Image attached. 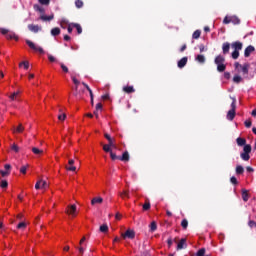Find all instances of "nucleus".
Wrapping results in <instances>:
<instances>
[{"label":"nucleus","mask_w":256,"mask_h":256,"mask_svg":"<svg viewBox=\"0 0 256 256\" xmlns=\"http://www.w3.org/2000/svg\"><path fill=\"white\" fill-rule=\"evenodd\" d=\"M232 103H231V109L227 113V119L228 121H233L235 119L236 110H237V99L235 97H231Z\"/></svg>","instance_id":"nucleus-1"},{"label":"nucleus","mask_w":256,"mask_h":256,"mask_svg":"<svg viewBox=\"0 0 256 256\" xmlns=\"http://www.w3.org/2000/svg\"><path fill=\"white\" fill-rule=\"evenodd\" d=\"M243 151L241 154H240V157L243 161H249L251 159V156L249 155V153H251V145L248 144V145H245L244 148H243Z\"/></svg>","instance_id":"nucleus-2"},{"label":"nucleus","mask_w":256,"mask_h":256,"mask_svg":"<svg viewBox=\"0 0 256 256\" xmlns=\"http://www.w3.org/2000/svg\"><path fill=\"white\" fill-rule=\"evenodd\" d=\"M26 44L28 45V47H30V49H32L33 51H37V52L40 53L41 55H43V53H45V50H43L42 47H38V46L35 45V43H33V41H31V40H26Z\"/></svg>","instance_id":"nucleus-3"},{"label":"nucleus","mask_w":256,"mask_h":256,"mask_svg":"<svg viewBox=\"0 0 256 256\" xmlns=\"http://www.w3.org/2000/svg\"><path fill=\"white\" fill-rule=\"evenodd\" d=\"M65 213H67V215H71V217H77V205H68Z\"/></svg>","instance_id":"nucleus-4"},{"label":"nucleus","mask_w":256,"mask_h":256,"mask_svg":"<svg viewBox=\"0 0 256 256\" xmlns=\"http://www.w3.org/2000/svg\"><path fill=\"white\" fill-rule=\"evenodd\" d=\"M104 137L105 139H107L108 145H110L112 149H117V143L115 141V138H112L111 135H109L108 133H105Z\"/></svg>","instance_id":"nucleus-5"},{"label":"nucleus","mask_w":256,"mask_h":256,"mask_svg":"<svg viewBox=\"0 0 256 256\" xmlns=\"http://www.w3.org/2000/svg\"><path fill=\"white\" fill-rule=\"evenodd\" d=\"M123 239H133L135 237V231L128 229L122 234Z\"/></svg>","instance_id":"nucleus-6"},{"label":"nucleus","mask_w":256,"mask_h":256,"mask_svg":"<svg viewBox=\"0 0 256 256\" xmlns=\"http://www.w3.org/2000/svg\"><path fill=\"white\" fill-rule=\"evenodd\" d=\"M255 52V46L249 45L244 50V57H251V53Z\"/></svg>","instance_id":"nucleus-7"},{"label":"nucleus","mask_w":256,"mask_h":256,"mask_svg":"<svg viewBox=\"0 0 256 256\" xmlns=\"http://www.w3.org/2000/svg\"><path fill=\"white\" fill-rule=\"evenodd\" d=\"M187 248V239L182 238L179 243L177 244V251H181V249H186Z\"/></svg>","instance_id":"nucleus-8"},{"label":"nucleus","mask_w":256,"mask_h":256,"mask_svg":"<svg viewBox=\"0 0 256 256\" xmlns=\"http://www.w3.org/2000/svg\"><path fill=\"white\" fill-rule=\"evenodd\" d=\"M230 49H231V44L229 42H224L222 44V53H223V55L229 54Z\"/></svg>","instance_id":"nucleus-9"},{"label":"nucleus","mask_w":256,"mask_h":256,"mask_svg":"<svg viewBox=\"0 0 256 256\" xmlns=\"http://www.w3.org/2000/svg\"><path fill=\"white\" fill-rule=\"evenodd\" d=\"M231 47L234 49V51H241V49H243V43L236 41L231 44Z\"/></svg>","instance_id":"nucleus-10"},{"label":"nucleus","mask_w":256,"mask_h":256,"mask_svg":"<svg viewBox=\"0 0 256 256\" xmlns=\"http://www.w3.org/2000/svg\"><path fill=\"white\" fill-rule=\"evenodd\" d=\"M28 29L32 33H39V31H41V27L39 25H34V24H29Z\"/></svg>","instance_id":"nucleus-11"},{"label":"nucleus","mask_w":256,"mask_h":256,"mask_svg":"<svg viewBox=\"0 0 256 256\" xmlns=\"http://www.w3.org/2000/svg\"><path fill=\"white\" fill-rule=\"evenodd\" d=\"M214 63L215 65H222L223 63H225V58L223 57V55H218L215 57Z\"/></svg>","instance_id":"nucleus-12"},{"label":"nucleus","mask_w":256,"mask_h":256,"mask_svg":"<svg viewBox=\"0 0 256 256\" xmlns=\"http://www.w3.org/2000/svg\"><path fill=\"white\" fill-rule=\"evenodd\" d=\"M68 165H70V167H66L67 171H77V167L73 166L75 165V160L70 159Z\"/></svg>","instance_id":"nucleus-13"},{"label":"nucleus","mask_w":256,"mask_h":256,"mask_svg":"<svg viewBox=\"0 0 256 256\" xmlns=\"http://www.w3.org/2000/svg\"><path fill=\"white\" fill-rule=\"evenodd\" d=\"M187 61H188V58L185 56L183 57L182 59H180L178 61V67L179 69H183V67H185V65H187Z\"/></svg>","instance_id":"nucleus-14"},{"label":"nucleus","mask_w":256,"mask_h":256,"mask_svg":"<svg viewBox=\"0 0 256 256\" xmlns=\"http://www.w3.org/2000/svg\"><path fill=\"white\" fill-rule=\"evenodd\" d=\"M122 91H124V93H127L129 95L131 93H135V88L133 86H124L122 88Z\"/></svg>","instance_id":"nucleus-15"},{"label":"nucleus","mask_w":256,"mask_h":256,"mask_svg":"<svg viewBox=\"0 0 256 256\" xmlns=\"http://www.w3.org/2000/svg\"><path fill=\"white\" fill-rule=\"evenodd\" d=\"M33 9H34V11H38V13H41L42 15H45V8H43L39 4H34Z\"/></svg>","instance_id":"nucleus-16"},{"label":"nucleus","mask_w":256,"mask_h":256,"mask_svg":"<svg viewBox=\"0 0 256 256\" xmlns=\"http://www.w3.org/2000/svg\"><path fill=\"white\" fill-rule=\"evenodd\" d=\"M236 142L239 147H245V145H247V140L245 138L238 137Z\"/></svg>","instance_id":"nucleus-17"},{"label":"nucleus","mask_w":256,"mask_h":256,"mask_svg":"<svg viewBox=\"0 0 256 256\" xmlns=\"http://www.w3.org/2000/svg\"><path fill=\"white\" fill-rule=\"evenodd\" d=\"M242 199L245 203L249 201V191L247 189H242Z\"/></svg>","instance_id":"nucleus-18"},{"label":"nucleus","mask_w":256,"mask_h":256,"mask_svg":"<svg viewBox=\"0 0 256 256\" xmlns=\"http://www.w3.org/2000/svg\"><path fill=\"white\" fill-rule=\"evenodd\" d=\"M72 27L77 30L78 35H81L83 33V28L81 27V24L78 23H71Z\"/></svg>","instance_id":"nucleus-19"},{"label":"nucleus","mask_w":256,"mask_h":256,"mask_svg":"<svg viewBox=\"0 0 256 256\" xmlns=\"http://www.w3.org/2000/svg\"><path fill=\"white\" fill-rule=\"evenodd\" d=\"M51 35L52 37H57L58 35H61V29L59 27L52 28Z\"/></svg>","instance_id":"nucleus-20"},{"label":"nucleus","mask_w":256,"mask_h":256,"mask_svg":"<svg viewBox=\"0 0 256 256\" xmlns=\"http://www.w3.org/2000/svg\"><path fill=\"white\" fill-rule=\"evenodd\" d=\"M129 152L125 151L122 156H120V161H124V163H127L129 161Z\"/></svg>","instance_id":"nucleus-21"},{"label":"nucleus","mask_w":256,"mask_h":256,"mask_svg":"<svg viewBox=\"0 0 256 256\" xmlns=\"http://www.w3.org/2000/svg\"><path fill=\"white\" fill-rule=\"evenodd\" d=\"M6 39H15V41H18L19 37L17 36V34H15V32L9 31L6 35Z\"/></svg>","instance_id":"nucleus-22"},{"label":"nucleus","mask_w":256,"mask_h":256,"mask_svg":"<svg viewBox=\"0 0 256 256\" xmlns=\"http://www.w3.org/2000/svg\"><path fill=\"white\" fill-rule=\"evenodd\" d=\"M240 69L243 73V75H249V64H244L242 66H240Z\"/></svg>","instance_id":"nucleus-23"},{"label":"nucleus","mask_w":256,"mask_h":256,"mask_svg":"<svg viewBox=\"0 0 256 256\" xmlns=\"http://www.w3.org/2000/svg\"><path fill=\"white\" fill-rule=\"evenodd\" d=\"M103 203V199L101 197H96L91 200V205H101Z\"/></svg>","instance_id":"nucleus-24"},{"label":"nucleus","mask_w":256,"mask_h":256,"mask_svg":"<svg viewBox=\"0 0 256 256\" xmlns=\"http://www.w3.org/2000/svg\"><path fill=\"white\" fill-rule=\"evenodd\" d=\"M41 21H53V19H55V15H50V16H45V15H41L40 16Z\"/></svg>","instance_id":"nucleus-25"},{"label":"nucleus","mask_w":256,"mask_h":256,"mask_svg":"<svg viewBox=\"0 0 256 256\" xmlns=\"http://www.w3.org/2000/svg\"><path fill=\"white\" fill-rule=\"evenodd\" d=\"M195 61L203 65V63H205V56L203 54H198L195 58Z\"/></svg>","instance_id":"nucleus-26"},{"label":"nucleus","mask_w":256,"mask_h":256,"mask_svg":"<svg viewBox=\"0 0 256 256\" xmlns=\"http://www.w3.org/2000/svg\"><path fill=\"white\" fill-rule=\"evenodd\" d=\"M245 173V168L241 165L236 166V175H243Z\"/></svg>","instance_id":"nucleus-27"},{"label":"nucleus","mask_w":256,"mask_h":256,"mask_svg":"<svg viewBox=\"0 0 256 256\" xmlns=\"http://www.w3.org/2000/svg\"><path fill=\"white\" fill-rule=\"evenodd\" d=\"M149 227H150V233H155V231H157V222L152 221Z\"/></svg>","instance_id":"nucleus-28"},{"label":"nucleus","mask_w":256,"mask_h":256,"mask_svg":"<svg viewBox=\"0 0 256 256\" xmlns=\"http://www.w3.org/2000/svg\"><path fill=\"white\" fill-rule=\"evenodd\" d=\"M25 131V127H23V124H19L16 129H14L13 133H23Z\"/></svg>","instance_id":"nucleus-29"},{"label":"nucleus","mask_w":256,"mask_h":256,"mask_svg":"<svg viewBox=\"0 0 256 256\" xmlns=\"http://www.w3.org/2000/svg\"><path fill=\"white\" fill-rule=\"evenodd\" d=\"M225 69H227V65H225V63L217 65V71L219 73H223L225 71Z\"/></svg>","instance_id":"nucleus-30"},{"label":"nucleus","mask_w":256,"mask_h":256,"mask_svg":"<svg viewBox=\"0 0 256 256\" xmlns=\"http://www.w3.org/2000/svg\"><path fill=\"white\" fill-rule=\"evenodd\" d=\"M113 146H110L109 144H104L103 145V151H105V153H111L113 150Z\"/></svg>","instance_id":"nucleus-31"},{"label":"nucleus","mask_w":256,"mask_h":256,"mask_svg":"<svg viewBox=\"0 0 256 256\" xmlns=\"http://www.w3.org/2000/svg\"><path fill=\"white\" fill-rule=\"evenodd\" d=\"M149 209H151V202H149V199H147L143 204V211H149Z\"/></svg>","instance_id":"nucleus-32"},{"label":"nucleus","mask_w":256,"mask_h":256,"mask_svg":"<svg viewBox=\"0 0 256 256\" xmlns=\"http://www.w3.org/2000/svg\"><path fill=\"white\" fill-rule=\"evenodd\" d=\"M120 197L124 199L126 197L127 199H130L131 196H129V190H124L123 192L119 193Z\"/></svg>","instance_id":"nucleus-33"},{"label":"nucleus","mask_w":256,"mask_h":256,"mask_svg":"<svg viewBox=\"0 0 256 256\" xmlns=\"http://www.w3.org/2000/svg\"><path fill=\"white\" fill-rule=\"evenodd\" d=\"M67 25H69V20L62 19L61 22H60V26L62 27V29H66Z\"/></svg>","instance_id":"nucleus-34"},{"label":"nucleus","mask_w":256,"mask_h":256,"mask_svg":"<svg viewBox=\"0 0 256 256\" xmlns=\"http://www.w3.org/2000/svg\"><path fill=\"white\" fill-rule=\"evenodd\" d=\"M32 153H34V155H41L43 153V150H41L37 147H33L32 148Z\"/></svg>","instance_id":"nucleus-35"},{"label":"nucleus","mask_w":256,"mask_h":256,"mask_svg":"<svg viewBox=\"0 0 256 256\" xmlns=\"http://www.w3.org/2000/svg\"><path fill=\"white\" fill-rule=\"evenodd\" d=\"M100 231H101V233H107V231H109V226H107V224L101 225Z\"/></svg>","instance_id":"nucleus-36"},{"label":"nucleus","mask_w":256,"mask_h":256,"mask_svg":"<svg viewBox=\"0 0 256 256\" xmlns=\"http://www.w3.org/2000/svg\"><path fill=\"white\" fill-rule=\"evenodd\" d=\"M110 157H111L112 161H117V159L120 161V159H121V156H117V154L113 153V151L110 152Z\"/></svg>","instance_id":"nucleus-37"},{"label":"nucleus","mask_w":256,"mask_h":256,"mask_svg":"<svg viewBox=\"0 0 256 256\" xmlns=\"http://www.w3.org/2000/svg\"><path fill=\"white\" fill-rule=\"evenodd\" d=\"M199 37H201L200 30L194 31V33L192 34V39H199Z\"/></svg>","instance_id":"nucleus-38"},{"label":"nucleus","mask_w":256,"mask_h":256,"mask_svg":"<svg viewBox=\"0 0 256 256\" xmlns=\"http://www.w3.org/2000/svg\"><path fill=\"white\" fill-rule=\"evenodd\" d=\"M233 81H234V83H241L242 81H243V78L241 77V76H239V75H235L234 77H233Z\"/></svg>","instance_id":"nucleus-39"},{"label":"nucleus","mask_w":256,"mask_h":256,"mask_svg":"<svg viewBox=\"0 0 256 256\" xmlns=\"http://www.w3.org/2000/svg\"><path fill=\"white\" fill-rule=\"evenodd\" d=\"M181 227L183 229H187V227H189V221L187 219H183L181 222Z\"/></svg>","instance_id":"nucleus-40"},{"label":"nucleus","mask_w":256,"mask_h":256,"mask_svg":"<svg viewBox=\"0 0 256 256\" xmlns=\"http://www.w3.org/2000/svg\"><path fill=\"white\" fill-rule=\"evenodd\" d=\"M0 187L2 189H7V187H9V182H7V180H2L1 184H0Z\"/></svg>","instance_id":"nucleus-41"},{"label":"nucleus","mask_w":256,"mask_h":256,"mask_svg":"<svg viewBox=\"0 0 256 256\" xmlns=\"http://www.w3.org/2000/svg\"><path fill=\"white\" fill-rule=\"evenodd\" d=\"M83 5H84V3L82 2V0L75 1V6L77 7V9L83 8Z\"/></svg>","instance_id":"nucleus-42"},{"label":"nucleus","mask_w":256,"mask_h":256,"mask_svg":"<svg viewBox=\"0 0 256 256\" xmlns=\"http://www.w3.org/2000/svg\"><path fill=\"white\" fill-rule=\"evenodd\" d=\"M231 23H233L234 25H239V23H241V20L237 17H231Z\"/></svg>","instance_id":"nucleus-43"},{"label":"nucleus","mask_w":256,"mask_h":256,"mask_svg":"<svg viewBox=\"0 0 256 256\" xmlns=\"http://www.w3.org/2000/svg\"><path fill=\"white\" fill-rule=\"evenodd\" d=\"M0 174L2 177H9V175H11V171L0 170Z\"/></svg>","instance_id":"nucleus-44"},{"label":"nucleus","mask_w":256,"mask_h":256,"mask_svg":"<svg viewBox=\"0 0 256 256\" xmlns=\"http://www.w3.org/2000/svg\"><path fill=\"white\" fill-rule=\"evenodd\" d=\"M232 59H239V50H234L231 54Z\"/></svg>","instance_id":"nucleus-45"},{"label":"nucleus","mask_w":256,"mask_h":256,"mask_svg":"<svg viewBox=\"0 0 256 256\" xmlns=\"http://www.w3.org/2000/svg\"><path fill=\"white\" fill-rule=\"evenodd\" d=\"M24 66V69H29V62L27 61H23L19 64V67H23Z\"/></svg>","instance_id":"nucleus-46"},{"label":"nucleus","mask_w":256,"mask_h":256,"mask_svg":"<svg viewBox=\"0 0 256 256\" xmlns=\"http://www.w3.org/2000/svg\"><path fill=\"white\" fill-rule=\"evenodd\" d=\"M60 67L62 71H64L65 73H69V68L65 64L60 63Z\"/></svg>","instance_id":"nucleus-47"},{"label":"nucleus","mask_w":256,"mask_h":256,"mask_svg":"<svg viewBox=\"0 0 256 256\" xmlns=\"http://www.w3.org/2000/svg\"><path fill=\"white\" fill-rule=\"evenodd\" d=\"M248 227H250V229H253V227H256V222L254 220H249Z\"/></svg>","instance_id":"nucleus-48"},{"label":"nucleus","mask_w":256,"mask_h":256,"mask_svg":"<svg viewBox=\"0 0 256 256\" xmlns=\"http://www.w3.org/2000/svg\"><path fill=\"white\" fill-rule=\"evenodd\" d=\"M11 150L15 153H19V146H17V144H12Z\"/></svg>","instance_id":"nucleus-49"},{"label":"nucleus","mask_w":256,"mask_h":256,"mask_svg":"<svg viewBox=\"0 0 256 256\" xmlns=\"http://www.w3.org/2000/svg\"><path fill=\"white\" fill-rule=\"evenodd\" d=\"M230 183H232V185H237L239 182L237 181V178L235 176H232L230 178Z\"/></svg>","instance_id":"nucleus-50"},{"label":"nucleus","mask_w":256,"mask_h":256,"mask_svg":"<svg viewBox=\"0 0 256 256\" xmlns=\"http://www.w3.org/2000/svg\"><path fill=\"white\" fill-rule=\"evenodd\" d=\"M25 227H27V224L25 222H20L17 225V229H25Z\"/></svg>","instance_id":"nucleus-51"},{"label":"nucleus","mask_w":256,"mask_h":256,"mask_svg":"<svg viewBox=\"0 0 256 256\" xmlns=\"http://www.w3.org/2000/svg\"><path fill=\"white\" fill-rule=\"evenodd\" d=\"M233 20L231 19V18H229V17H225L224 18V20H223V23H224V25H229V23H231Z\"/></svg>","instance_id":"nucleus-52"},{"label":"nucleus","mask_w":256,"mask_h":256,"mask_svg":"<svg viewBox=\"0 0 256 256\" xmlns=\"http://www.w3.org/2000/svg\"><path fill=\"white\" fill-rule=\"evenodd\" d=\"M38 2L40 3V5H49V3H51V0H38Z\"/></svg>","instance_id":"nucleus-53"},{"label":"nucleus","mask_w":256,"mask_h":256,"mask_svg":"<svg viewBox=\"0 0 256 256\" xmlns=\"http://www.w3.org/2000/svg\"><path fill=\"white\" fill-rule=\"evenodd\" d=\"M18 96H19V92H14V93L10 96L11 101H15V99H17Z\"/></svg>","instance_id":"nucleus-54"},{"label":"nucleus","mask_w":256,"mask_h":256,"mask_svg":"<svg viewBox=\"0 0 256 256\" xmlns=\"http://www.w3.org/2000/svg\"><path fill=\"white\" fill-rule=\"evenodd\" d=\"M27 167H29V165H27V166H22V167L20 168V173H22L23 175H25V174L27 173Z\"/></svg>","instance_id":"nucleus-55"},{"label":"nucleus","mask_w":256,"mask_h":256,"mask_svg":"<svg viewBox=\"0 0 256 256\" xmlns=\"http://www.w3.org/2000/svg\"><path fill=\"white\" fill-rule=\"evenodd\" d=\"M58 119H59V121H65V119H67V115H65V113L60 114V115H58Z\"/></svg>","instance_id":"nucleus-56"},{"label":"nucleus","mask_w":256,"mask_h":256,"mask_svg":"<svg viewBox=\"0 0 256 256\" xmlns=\"http://www.w3.org/2000/svg\"><path fill=\"white\" fill-rule=\"evenodd\" d=\"M244 125H245V127H246L247 129H249V128L251 127V125H253V123L251 122V120H246V121L244 122Z\"/></svg>","instance_id":"nucleus-57"},{"label":"nucleus","mask_w":256,"mask_h":256,"mask_svg":"<svg viewBox=\"0 0 256 256\" xmlns=\"http://www.w3.org/2000/svg\"><path fill=\"white\" fill-rule=\"evenodd\" d=\"M0 32L2 35H8L9 34V30L5 29V28H0Z\"/></svg>","instance_id":"nucleus-58"},{"label":"nucleus","mask_w":256,"mask_h":256,"mask_svg":"<svg viewBox=\"0 0 256 256\" xmlns=\"http://www.w3.org/2000/svg\"><path fill=\"white\" fill-rule=\"evenodd\" d=\"M96 111H102L103 110V104H101V103H97L96 104V109H95Z\"/></svg>","instance_id":"nucleus-59"},{"label":"nucleus","mask_w":256,"mask_h":256,"mask_svg":"<svg viewBox=\"0 0 256 256\" xmlns=\"http://www.w3.org/2000/svg\"><path fill=\"white\" fill-rule=\"evenodd\" d=\"M48 59H49L50 63H55V61H56V59L54 58V56L51 55V54H48Z\"/></svg>","instance_id":"nucleus-60"},{"label":"nucleus","mask_w":256,"mask_h":256,"mask_svg":"<svg viewBox=\"0 0 256 256\" xmlns=\"http://www.w3.org/2000/svg\"><path fill=\"white\" fill-rule=\"evenodd\" d=\"M41 183H43V180L36 182L35 189H41Z\"/></svg>","instance_id":"nucleus-61"},{"label":"nucleus","mask_w":256,"mask_h":256,"mask_svg":"<svg viewBox=\"0 0 256 256\" xmlns=\"http://www.w3.org/2000/svg\"><path fill=\"white\" fill-rule=\"evenodd\" d=\"M72 81L74 83V85H79V80H77V78H75L74 76H72Z\"/></svg>","instance_id":"nucleus-62"},{"label":"nucleus","mask_w":256,"mask_h":256,"mask_svg":"<svg viewBox=\"0 0 256 256\" xmlns=\"http://www.w3.org/2000/svg\"><path fill=\"white\" fill-rule=\"evenodd\" d=\"M199 50H200V53H203V51H205V45L200 44L199 45Z\"/></svg>","instance_id":"nucleus-63"},{"label":"nucleus","mask_w":256,"mask_h":256,"mask_svg":"<svg viewBox=\"0 0 256 256\" xmlns=\"http://www.w3.org/2000/svg\"><path fill=\"white\" fill-rule=\"evenodd\" d=\"M4 168H5L6 171H11V166H10V164H5V165H4Z\"/></svg>","instance_id":"nucleus-64"}]
</instances>
